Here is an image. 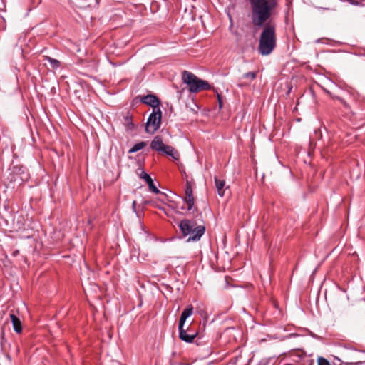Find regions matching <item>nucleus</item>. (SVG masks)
Masks as SVG:
<instances>
[{
	"instance_id": "obj_5",
	"label": "nucleus",
	"mask_w": 365,
	"mask_h": 365,
	"mask_svg": "<svg viewBox=\"0 0 365 365\" xmlns=\"http://www.w3.org/2000/svg\"><path fill=\"white\" fill-rule=\"evenodd\" d=\"M140 101L146 105H148L153 108V109L160 108L159 104L160 101L159 99L153 94H148L143 97H142Z\"/></svg>"
},
{
	"instance_id": "obj_1",
	"label": "nucleus",
	"mask_w": 365,
	"mask_h": 365,
	"mask_svg": "<svg viewBox=\"0 0 365 365\" xmlns=\"http://www.w3.org/2000/svg\"><path fill=\"white\" fill-rule=\"evenodd\" d=\"M251 8V20L255 28H262L258 50L261 55L270 54L277 46L276 25L267 21L276 9L277 0H248Z\"/></svg>"
},
{
	"instance_id": "obj_4",
	"label": "nucleus",
	"mask_w": 365,
	"mask_h": 365,
	"mask_svg": "<svg viewBox=\"0 0 365 365\" xmlns=\"http://www.w3.org/2000/svg\"><path fill=\"white\" fill-rule=\"evenodd\" d=\"M162 111L160 108L153 109L145 123V132L149 134L155 133L160 127Z\"/></svg>"
},
{
	"instance_id": "obj_14",
	"label": "nucleus",
	"mask_w": 365,
	"mask_h": 365,
	"mask_svg": "<svg viewBox=\"0 0 365 365\" xmlns=\"http://www.w3.org/2000/svg\"><path fill=\"white\" fill-rule=\"evenodd\" d=\"M185 195H192L193 194L192 186L194 185L193 180H190L187 179V175H185Z\"/></svg>"
},
{
	"instance_id": "obj_22",
	"label": "nucleus",
	"mask_w": 365,
	"mask_h": 365,
	"mask_svg": "<svg viewBox=\"0 0 365 365\" xmlns=\"http://www.w3.org/2000/svg\"><path fill=\"white\" fill-rule=\"evenodd\" d=\"M336 98L346 108H349V105L348 104V103L342 98L341 97H336Z\"/></svg>"
},
{
	"instance_id": "obj_9",
	"label": "nucleus",
	"mask_w": 365,
	"mask_h": 365,
	"mask_svg": "<svg viewBox=\"0 0 365 365\" xmlns=\"http://www.w3.org/2000/svg\"><path fill=\"white\" fill-rule=\"evenodd\" d=\"M10 318L15 332L21 334L22 332V324L20 319L13 313L10 314Z\"/></svg>"
},
{
	"instance_id": "obj_27",
	"label": "nucleus",
	"mask_w": 365,
	"mask_h": 365,
	"mask_svg": "<svg viewBox=\"0 0 365 365\" xmlns=\"http://www.w3.org/2000/svg\"><path fill=\"white\" fill-rule=\"evenodd\" d=\"M313 364H314L313 360H311V361H309V365H313Z\"/></svg>"
},
{
	"instance_id": "obj_23",
	"label": "nucleus",
	"mask_w": 365,
	"mask_h": 365,
	"mask_svg": "<svg viewBox=\"0 0 365 365\" xmlns=\"http://www.w3.org/2000/svg\"><path fill=\"white\" fill-rule=\"evenodd\" d=\"M346 365H365L364 361H356V362H345Z\"/></svg>"
},
{
	"instance_id": "obj_13",
	"label": "nucleus",
	"mask_w": 365,
	"mask_h": 365,
	"mask_svg": "<svg viewBox=\"0 0 365 365\" xmlns=\"http://www.w3.org/2000/svg\"><path fill=\"white\" fill-rule=\"evenodd\" d=\"M45 60L49 63L51 67L53 69L59 68L61 66V63L58 60L53 58L50 56H45Z\"/></svg>"
},
{
	"instance_id": "obj_11",
	"label": "nucleus",
	"mask_w": 365,
	"mask_h": 365,
	"mask_svg": "<svg viewBox=\"0 0 365 365\" xmlns=\"http://www.w3.org/2000/svg\"><path fill=\"white\" fill-rule=\"evenodd\" d=\"M215 187L217 191L218 195L220 197H223L225 195V182L223 180H220L217 177L215 178Z\"/></svg>"
},
{
	"instance_id": "obj_26",
	"label": "nucleus",
	"mask_w": 365,
	"mask_h": 365,
	"mask_svg": "<svg viewBox=\"0 0 365 365\" xmlns=\"http://www.w3.org/2000/svg\"><path fill=\"white\" fill-rule=\"evenodd\" d=\"M135 205H136V202L133 201L132 203V210L137 215L138 217H140L139 214L138 213V212L136 210Z\"/></svg>"
},
{
	"instance_id": "obj_19",
	"label": "nucleus",
	"mask_w": 365,
	"mask_h": 365,
	"mask_svg": "<svg viewBox=\"0 0 365 365\" xmlns=\"http://www.w3.org/2000/svg\"><path fill=\"white\" fill-rule=\"evenodd\" d=\"M317 365H331L329 361L322 356L317 359Z\"/></svg>"
},
{
	"instance_id": "obj_6",
	"label": "nucleus",
	"mask_w": 365,
	"mask_h": 365,
	"mask_svg": "<svg viewBox=\"0 0 365 365\" xmlns=\"http://www.w3.org/2000/svg\"><path fill=\"white\" fill-rule=\"evenodd\" d=\"M140 178L143 179L146 182V183L148 184V185L149 187V189L153 192H154L155 194L160 193V190L155 185L151 177L148 173H146L144 170H142L141 173L140 174Z\"/></svg>"
},
{
	"instance_id": "obj_24",
	"label": "nucleus",
	"mask_w": 365,
	"mask_h": 365,
	"mask_svg": "<svg viewBox=\"0 0 365 365\" xmlns=\"http://www.w3.org/2000/svg\"><path fill=\"white\" fill-rule=\"evenodd\" d=\"M351 5L354 6H365V4H361L356 0H348Z\"/></svg>"
},
{
	"instance_id": "obj_10",
	"label": "nucleus",
	"mask_w": 365,
	"mask_h": 365,
	"mask_svg": "<svg viewBox=\"0 0 365 365\" xmlns=\"http://www.w3.org/2000/svg\"><path fill=\"white\" fill-rule=\"evenodd\" d=\"M182 200L183 202L187 205V210L188 211H197V208L194 207L195 198L193 194L185 195Z\"/></svg>"
},
{
	"instance_id": "obj_7",
	"label": "nucleus",
	"mask_w": 365,
	"mask_h": 365,
	"mask_svg": "<svg viewBox=\"0 0 365 365\" xmlns=\"http://www.w3.org/2000/svg\"><path fill=\"white\" fill-rule=\"evenodd\" d=\"M197 336V331H191L190 333H187V330L183 329L179 331V338L187 343H191Z\"/></svg>"
},
{
	"instance_id": "obj_18",
	"label": "nucleus",
	"mask_w": 365,
	"mask_h": 365,
	"mask_svg": "<svg viewBox=\"0 0 365 365\" xmlns=\"http://www.w3.org/2000/svg\"><path fill=\"white\" fill-rule=\"evenodd\" d=\"M162 153H164L167 155L171 156L173 158H177L174 155V154L176 153V151L175 150V149L173 147H171L170 145H165L164 150L162 151Z\"/></svg>"
},
{
	"instance_id": "obj_21",
	"label": "nucleus",
	"mask_w": 365,
	"mask_h": 365,
	"mask_svg": "<svg viewBox=\"0 0 365 365\" xmlns=\"http://www.w3.org/2000/svg\"><path fill=\"white\" fill-rule=\"evenodd\" d=\"M185 322H186V320L180 317L179 324H178V331H179L185 329L184 325H185Z\"/></svg>"
},
{
	"instance_id": "obj_28",
	"label": "nucleus",
	"mask_w": 365,
	"mask_h": 365,
	"mask_svg": "<svg viewBox=\"0 0 365 365\" xmlns=\"http://www.w3.org/2000/svg\"><path fill=\"white\" fill-rule=\"evenodd\" d=\"M149 203H150V202H149V201H145V202H144V204H145V205H148V204H149Z\"/></svg>"
},
{
	"instance_id": "obj_15",
	"label": "nucleus",
	"mask_w": 365,
	"mask_h": 365,
	"mask_svg": "<svg viewBox=\"0 0 365 365\" xmlns=\"http://www.w3.org/2000/svg\"><path fill=\"white\" fill-rule=\"evenodd\" d=\"M147 145V143L145 141H141L135 144L128 151L129 153H135L143 148H144Z\"/></svg>"
},
{
	"instance_id": "obj_12",
	"label": "nucleus",
	"mask_w": 365,
	"mask_h": 365,
	"mask_svg": "<svg viewBox=\"0 0 365 365\" xmlns=\"http://www.w3.org/2000/svg\"><path fill=\"white\" fill-rule=\"evenodd\" d=\"M123 125L128 130H133L135 128L134 123H133V117L131 115L128 113L123 118Z\"/></svg>"
},
{
	"instance_id": "obj_29",
	"label": "nucleus",
	"mask_w": 365,
	"mask_h": 365,
	"mask_svg": "<svg viewBox=\"0 0 365 365\" xmlns=\"http://www.w3.org/2000/svg\"><path fill=\"white\" fill-rule=\"evenodd\" d=\"M340 365H346V363H345V362H344V363H342V364H341Z\"/></svg>"
},
{
	"instance_id": "obj_8",
	"label": "nucleus",
	"mask_w": 365,
	"mask_h": 365,
	"mask_svg": "<svg viewBox=\"0 0 365 365\" xmlns=\"http://www.w3.org/2000/svg\"><path fill=\"white\" fill-rule=\"evenodd\" d=\"M165 145L160 136H155L150 143V148L158 152H162L164 150Z\"/></svg>"
},
{
	"instance_id": "obj_25",
	"label": "nucleus",
	"mask_w": 365,
	"mask_h": 365,
	"mask_svg": "<svg viewBox=\"0 0 365 365\" xmlns=\"http://www.w3.org/2000/svg\"><path fill=\"white\" fill-rule=\"evenodd\" d=\"M217 101H218V103H219V108L222 109V106H223V103H222V97L220 94H217Z\"/></svg>"
},
{
	"instance_id": "obj_17",
	"label": "nucleus",
	"mask_w": 365,
	"mask_h": 365,
	"mask_svg": "<svg viewBox=\"0 0 365 365\" xmlns=\"http://www.w3.org/2000/svg\"><path fill=\"white\" fill-rule=\"evenodd\" d=\"M193 313V307L192 305H189L181 314L180 318L187 320V319L190 317Z\"/></svg>"
},
{
	"instance_id": "obj_3",
	"label": "nucleus",
	"mask_w": 365,
	"mask_h": 365,
	"mask_svg": "<svg viewBox=\"0 0 365 365\" xmlns=\"http://www.w3.org/2000/svg\"><path fill=\"white\" fill-rule=\"evenodd\" d=\"M182 82L188 86V90L191 93H198L200 91L210 90L212 86L207 81L202 80L192 73L188 71H184L182 73Z\"/></svg>"
},
{
	"instance_id": "obj_2",
	"label": "nucleus",
	"mask_w": 365,
	"mask_h": 365,
	"mask_svg": "<svg viewBox=\"0 0 365 365\" xmlns=\"http://www.w3.org/2000/svg\"><path fill=\"white\" fill-rule=\"evenodd\" d=\"M179 228L183 237L188 236L187 242H197L205 234V225H197L194 220L184 219L179 223Z\"/></svg>"
},
{
	"instance_id": "obj_16",
	"label": "nucleus",
	"mask_w": 365,
	"mask_h": 365,
	"mask_svg": "<svg viewBox=\"0 0 365 365\" xmlns=\"http://www.w3.org/2000/svg\"><path fill=\"white\" fill-rule=\"evenodd\" d=\"M193 313V307L192 305H189L181 314L180 318L187 320V319L190 317Z\"/></svg>"
},
{
	"instance_id": "obj_20",
	"label": "nucleus",
	"mask_w": 365,
	"mask_h": 365,
	"mask_svg": "<svg viewBox=\"0 0 365 365\" xmlns=\"http://www.w3.org/2000/svg\"><path fill=\"white\" fill-rule=\"evenodd\" d=\"M257 73L255 72H247L243 74V78H250L252 80L256 78Z\"/></svg>"
}]
</instances>
